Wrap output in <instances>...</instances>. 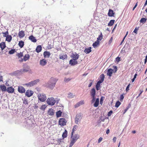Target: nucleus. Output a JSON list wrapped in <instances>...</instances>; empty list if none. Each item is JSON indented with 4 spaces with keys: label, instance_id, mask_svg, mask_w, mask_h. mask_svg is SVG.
Segmentation results:
<instances>
[{
    "label": "nucleus",
    "instance_id": "f257e3e1",
    "mask_svg": "<svg viewBox=\"0 0 147 147\" xmlns=\"http://www.w3.org/2000/svg\"><path fill=\"white\" fill-rule=\"evenodd\" d=\"M58 79L51 78L49 81L45 84V86L51 89H53L55 86Z\"/></svg>",
    "mask_w": 147,
    "mask_h": 147
},
{
    "label": "nucleus",
    "instance_id": "f03ea898",
    "mask_svg": "<svg viewBox=\"0 0 147 147\" xmlns=\"http://www.w3.org/2000/svg\"><path fill=\"white\" fill-rule=\"evenodd\" d=\"M113 68L114 69H113L109 68L107 70V76H109L110 77H111L112 76L113 72H114L115 73H116L117 71V67L116 66H113Z\"/></svg>",
    "mask_w": 147,
    "mask_h": 147
},
{
    "label": "nucleus",
    "instance_id": "7ed1b4c3",
    "mask_svg": "<svg viewBox=\"0 0 147 147\" xmlns=\"http://www.w3.org/2000/svg\"><path fill=\"white\" fill-rule=\"evenodd\" d=\"M39 81L40 80L39 79H36L34 81L26 83L25 84V85L28 87H31L36 84L37 83L39 82Z\"/></svg>",
    "mask_w": 147,
    "mask_h": 147
},
{
    "label": "nucleus",
    "instance_id": "20e7f679",
    "mask_svg": "<svg viewBox=\"0 0 147 147\" xmlns=\"http://www.w3.org/2000/svg\"><path fill=\"white\" fill-rule=\"evenodd\" d=\"M38 96V100L41 102H44L47 99L45 95L44 94H39Z\"/></svg>",
    "mask_w": 147,
    "mask_h": 147
},
{
    "label": "nucleus",
    "instance_id": "39448f33",
    "mask_svg": "<svg viewBox=\"0 0 147 147\" xmlns=\"http://www.w3.org/2000/svg\"><path fill=\"white\" fill-rule=\"evenodd\" d=\"M90 95L91 96L92 102H93L95 99L96 90L95 88H92L90 91Z\"/></svg>",
    "mask_w": 147,
    "mask_h": 147
},
{
    "label": "nucleus",
    "instance_id": "423d86ee",
    "mask_svg": "<svg viewBox=\"0 0 147 147\" xmlns=\"http://www.w3.org/2000/svg\"><path fill=\"white\" fill-rule=\"evenodd\" d=\"M47 103L49 105H53L55 103V99L53 97L48 98L47 100Z\"/></svg>",
    "mask_w": 147,
    "mask_h": 147
},
{
    "label": "nucleus",
    "instance_id": "0eeeda50",
    "mask_svg": "<svg viewBox=\"0 0 147 147\" xmlns=\"http://www.w3.org/2000/svg\"><path fill=\"white\" fill-rule=\"evenodd\" d=\"M67 121L64 118H61L59 121V125L62 126L65 125L66 124Z\"/></svg>",
    "mask_w": 147,
    "mask_h": 147
},
{
    "label": "nucleus",
    "instance_id": "6e6552de",
    "mask_svg": "<svg viewBox=\"0 0 147 147\" xmlns=\"http://www.w3.org/2000/svg\"><path fill=\"white\" fill-rule=\"evenodd\" d=\"M99 98H95V99L94 101L92 103V100H91V104H92L93 103V106L94 107H97L99 105Z\"/></svg>",
    "mask_w": 147,
    "mask_h": 147
},
{
    "label": "nucleus",
    "instance_id": "1a4fd4ad",
    "mask_svg": "<svg viewBox=\"0 0 147 147\" xmlns=\"http://www.w3.org/2000/svg\"><path fill=\"white\" fill-rule=\"evenodd\" d=\"M82 119V115L81 114H78L76 115L75 118V122L76 124H78V122L80 121Z\"/></svg>",
    "mask_w": 147,
    "mask_h": 147
},
{
    "label": "nucleus",
    "instance_id": "9d476101",
    "mask_svg": "<svg viewBox=\"0 0 147 147\" xmlns=\"http://www.w3.org/2000/svg\"><path fill=\"white\" fill-rule=\"evenodd\" d=\"M18 90L19 92L21 93H25L26 91L24 88L21 86H18Z\"/></svg>",
    "mask_w": 147,
    "mask_h": 147
},
{
    "label": "nucleus",
    "instance_id": "9b49d317",
    "mask_svg": "<svg viewBox=\"0 0 147 147\" xmlns=\"http://www.w3.org/2000/svg\"><path fill=\"white\" fill-rule=\"evenodd\" d=\"M69 63L71 66H74L77 64L78 62L76 60L72 59L69 61Z\"/></svg>",
    "mask_w": 147,
    "mask_h": 147
},
{
    "label": "nucleus",
    "instance_id": "f8f14e48",
    "mask_svg": "<svg viewBox=\"0 0 147 147\" xmlns=\"http://www.w3.org/2000/svg\"><path fill=\"white\" fill-rule=\"evenodd\" d=\"M33 92L31 90H27L26 93V96L28 97H30L33 94Z\"/></svg>",
    "mask_w": 147,
    "mask_h": 147
},
{
    "label": "nucleus",
    "instance_id": "ddd939ff",
    "mask_svg": "<svg viewBox=\"0 0 147 147\" xmlns=\"http://www.w3.org/2000/svg\"><path fill=\"white\" fill-rule=\"evenodd\" d=\"M59 57L60 59L64 60L65 59H67V56L66 54L61 53L59 55Z\"/></svg>",
    "mask_w": 147,
    "mask_h": 147
},
{
    "label": "nucleus",
    "instance_id": "4468645a",
    "mask_svg": "<svg viewBox=\"0 0 147 147\" xmlns=\"http://www.w3.org/2000/svg\"><path fill=\"white\" fill-rule=\"evenodd\" d=\"M14 89L12 87H9L7 88V91L9 93H12L14 92Z\"/></svg>",
    "mask_w": 147,
    "mask_h": 147
},
{
    "label": "nucleus",
    "instance_id": "2eb2a0df",
    "mask_svg": "<svg viewBox=\"0 0 147 147\" xmlns=\"http://www.w3.org/2000/svg\"><path fill=\"white\" fill-rule=\"evenodd\" d=\"M47 63V62L46 59H42L40 61V65L42 66L45 65Z\"/></svg>",
    "mask_w": 147,
    "mask_h": 147
},
{
    "label": "nucleus",
    "instance_id": "dca6fc26",
    "mask_svg": "<svg viewBox=\"0 0 147 147\" xmlns=\"http://www.w3.org/2000/svg\"><path fill=\"white\" fill-rule=\"evenodd\" d=\"M73 59H74L76 60H77L79 58V55L78 54H77L76 53H73L72 55Z\"/></svg>",
    "mask_w": 147,
    "mask_h": 147
},
{
    "label": "nucleus",
    "instance_id": "f3484780",
    "mask_svg": "<svg viewBox=\"0 0 147 147\" xmlns=\"http://www.w3.org/2000/svg\"><path fill=\"white\" fill-rule=\"evenodd\" d=\"M1 90L2 92L7 91V88L6 86L4 84L1 85L0 86Z\"/></svg>",
    "mask_w": 147,
    "mask_h": 147
},
{
    "label": "nucleus",
    "instance_id": "a211bd4d",
    "mask_svg": "<svg viewBox=\"0 0 147 147\" xmlns=\"http://www.w3.org/2000/svg\"><path fill=\"white\" fill-rule=\"evenodd\" d=\"M29 39L32 42H35L37 41V40L32 35L29 37Z\"/></svg>",
    "mask_w": 147,
    "mask_h": 147
},
{
    "label": "nucleus",
    "instance_id": "6ab92c4d",
    "mask_svg": "<svg viewBox=\"0 0 147 147\" xmlns=\"http://www.w3.org/2000/svg\"><path fill=\"white\" fill-rule=\"evenodd\" d=\"M84 102L83 100H81L78 102L75 105V108H77L79 106L84 104Z\"/></svg>",
    "mask_w": 147,
    "mask_h": 147
},
{
    "label": "nucleus",
    "instance_id": "aec40b11",
    "mask_svg": "<svg viewBox=\"0 0 147 147\" xmlns=\"http://www.w3.org/2000/svg\"><path fill=\"white\" fill-rule=\"evenodd\" d=\"M114 13L113 11L111 9H109L108 13V15L110 17H112L114 16Z\"/></svg>",
    "mask_w": 147,
    "mask_h": 147
},
{
    "label": "nucleus",
    "instance_id": "412c9836",
    "mask_svg": "<svg viewBox=\"0 0 147 147\" xmlns=\"http://www.w3.org/2000/svg\"><path fill=\"white\" fill-rule=\"evenodd\" d=\"M18 35L20 38H22L25 36L24 32L23 31H20L18 33Z\"/></svg>",
    "mask_w": 147,
    "mask_h": 147
},
{
    "label": "nucleus",
    "instance_id": "4be33fe9",
    "mask_svg": "<svg viewBox=\"0 0 147 147\" xmlns=\"http://www.w3.org/2000/svg\"><path fill=\"white\" fill-rule=\"evenodd\" d=\"M51 55L50 52L47 51H45L44 52L43 55L45 57L49 58Z\"/></svg>",
    "mask_w": 147,
    "mask_h": 147
},
{
    "label": "nucleus",
    "instance_id": "5701e85b",
    "mask_svg": "<svg viewBox=\"0 0 147 147\" xmlns=\"http://www.w3.org/2000/svg\"><path fill=\"white\" fill-rule=\"evenodd\" d=\"M6 47L5 43L3 42L0 44V47L1 48L2 50H3Z\"/></svg>",
    "mask_w": 147,
    "mask_h": 147
},
{
    "label": "nucleus",
    "instance_id": "b1692460",
    "mask_svg": "<svg viewBox=\"0 0 147 147\" xmlns=\"http://www.w3.org/2000/svg\"><path fill=\"white\" fill-rule=\"evenodd\" d=\"M42 50V47L41 45H38L37 46L36 49V51L39 53Z\"/></svg>",
    "mask_w": 147,
    "mask_h": 147
},
{
    "label": "nucleus",
    "instance_id": "393cba45",
    "mask_svg": "<svg viewBox=\"0 0 147 147\" xmlns=\"http://www.w3.org/2000/svg\"><path fill=\"white\" fill-rule=\"evenodd\" d=\"M71 137H72V138L74 139L76 141L79 138L80 136L78 134H76L74 136H71Z\"/></svg>",
    "mask_w": 147,
    "mask_h": 147
},
{
    "label": "nucleus",
    "instance_id": "a878e982",
    "mask_svg": "<svg viewBox=\"0 0 147 147\" xmlns=\"http://www.w3.org/2000/svg\"><path fill=\"white\" fill-rule=\"evenodd\" d=\"M48 113L49 115H53L54 114L53 110L52 109H50L48 111Z\"/></svg>",
    "mask_w": 147,
    "mask_h": 147
},
{
    "label": "nucleus",
    "instance_id": "bb28decb",
    "mask_svg": "<svg viewBox=\"0 0 147 147\" xmlns=\"http://www.w3.org/2000/svg\"><path fill=\"white\" fill-rule=\"evenodd\" d=\"M91 47H89V48H86L84 50V52L87 53H89L91 51Z\"/></svg>",
    "mask_w": 147,
    "mask_h": 147
},
{
    "label": "nucleus",
    "instance_id": "cd10ccee",
    "mask_svg": "<svg viewBox=\"0 0 147 147\" xmlns=\"http://www.w3.org/2000/svg\"><path fill=\"white\" fill-rule=\"evenodd\" d=\"M12 38V36L10 35H7L6 37V40L10 42Z\"/></svg>",
    "mask_w": 147,
    "mask_h": 147
},
{
    "label": "nucleus",
    "instance_id": "c85d7f7f",
    "mask_svg": "<svg viewBox=\"0 0 147 147\" xmlns=\"http://www.w3.org/2000/svg\"><path fill=\"white\" fill-rule=\"evenodd\" d=\"M24 45V42L23 41L21 40L19 42L18 45L21 48H22L23 47Z\"/></svg>",
    "mask_w": 147,
    "mask_h": 147
},
{
    "label": "nucleus",
    "instance_id": "c756f323",
    "mask_svg": "<svg viewBox=\"0 0 147 147\" xmlns=\"http://www.w3.org/2000/svg\"><path fill=\"white\" fill-rule=\"evenodd\" d=\"M62 112L61 111L59 110L56 113V116L57 117H59L61 116Z\"/></svg>",
    "mask_w": 147,
    "mask_h": 147
},
{
    "label": "nucleus",
    "instance_id": "7c9ffc66",
    "mask_svg": "<svg viewBox=\"0 0 147 147\" xmlns=\"http://www.w3.org/2000/svg\"><path fill=\"white\" fill-rule=\"evenodd\" d=\"M115 20H111L108 24V26H113L115 22Z\"/></svg>",
    "mask_w": 147,
    "mask_h": 147
},
{
    "label": "nucleus",
    "instance_id": "2f4dec72",
    "mask_svg": "<svg viewBox=\"0 0 147 147\" xmlns=\"http://www.w3.org/2000/svg\"><path fill=\"white\" fill-rule=\"evenodd\" d=\"M67 131L65 129L64 131V132L62 134V137H63V138L67 137Z\"/></svg>",
    "mask_w": 147,
    "mask_h": 147
},
{
    "label": "nucleus",
    "instance_id": "473e14b6",
    "mask_svg": "<svg viewBox=\"0 0 147 147\" xmlns=\"http://www.w3.org/2000/svg\"><path fill=\"white\" fill-rule=\"evenodd\" d=\"M99 41H98L96 40L93 44L92 46L94 48H95L99 44Z\"/></svg>",
    "mask_w": 147,
    "mask_h": 147
},
{
    "label": "nucleus",
    "instance_id": "72a5a7b5",
    "mask_svg": "<svg viewBox=\"0 0 147 147\" xmlns=\"http://www.w3.org/2000/svg\"><path fill=\"white\" fill-rule=\"evenodd\" d=\"M78 127V126L77 125H75L74 126L72 129V131L71 133L72 136L73 135V134L74 131L77 130V129Z\"/></svg>",
    "mask_w": 147,
    "mask_h": 147
},
{
    "label": "nucleus",
    "instance_id": "f704fd0d",
    "mask_svg": "<svg viewBox=\"0 0 147 147\" xmlns=\"http://www.w3.org/2000/svg\"><path fill=\"white\" fill-rule=\"evenodd\" d=\"M29 55L28 54H26L24 56L23 59L24 61H26L29 58Z\"/></svg>",
    "mask_w": 147,
    "mask_h": 147
},
{
    "label": "nucleus",
    "instance_id": "c9c22d12",
    "mask_svg": "<svg viewBox=\"0 0 147 147\" xmlns=\"http://www.w3.org/2000/svg\"><path fill=\"white\" fill-rule=\"evenodd\" d=\"M146 20L147 19L146 18H143L141 19L140 22V23H142L143 24H144L145 23Z\"/></svg>",
    "mask_w": 147,
    "mask_h": 147
},
{
    "label": "nucleus",
    "instance_id": "e433bc0d",
    "mask_svg": "<svg viewBox=\"0 0 147 147\" xmlns=\"http://www.w3.org/2000/svg\"><path fill=\"white\" fill-rule=\"evenodd\" d=\"M102 38V35L101 33L100 35L98 36V37L97 38V41H99L101 40Z\"/></svg>",
    "mask_w": 147,
    "mask_h": 147
},
{
    "label": "nucleus",
    "instance_id": "4c0bfd02",
    "mask_svg": "<svg viewBox=\"0 0 147 147\" xmlns=\"http://www.w3.org/2000/svg\"><path fill=\"white\" fill-rule=\"evenodd\" d=\"M16 50L15 49H11L10 51H9V53L10 54H12L16 52Z\"/></svg>",
    "mask_w": 147,
    "mask_h": 147
},
{
    "label": "nucleus",
    "instance_id": "58836bf2",
    "mask_svg": "<svg viewBox=\"0 0 147 147\" xmlns=\"http://www.w3.org/2000/svg\"><path fill=\"white\" fill-rule=\"evenodd\" d=\"M75 96V94L70 93L68 94V97L69 98H72Z\"/></svg>",
    "mask_w": 147,
    "mask_h": 147
},
{
    "label": "nucleus",
    "instance_id": "ea45409f",
    "mask_svg": "<svg viewBox=\"0 0 147 147\" xmlns=\"http://www.w3.org/2000/svg\"><path fill=\"white\" fill-rule=\"evenodd\" d=\"M71 142L70 144H71L74 145V144L75 143V142H76V140H75L73 138H72V137H71Z\"/></svg>",
    "mask_w": 147,
    "mask_h": 147
},
{
    "label": "nucleus",
    "instance_id": "a19ab883",
    "mask_svg": "<svg viewBox=\"0 0 147 147\" xmlns=\"http://www.w3.org/2000/svg\"><path fill=\"white\" fill-rule=\"evenodd\" d=\"M121 104V102L119 100L117 101L115 105V107L118 108Z\"/></svg>",
    "mask_w": 147,
    "mask_h": 147
},
{
    "label": "nucleus",
    "instance_id": "79ce46f5",
    "mask_svg": "<svg viewBox=\"0 0 147 147\" xmlns=\"http://www.w3.org/2000/svg\"><path fill=\"white\" fill-rule=\"evenodd\" d=\"M100 80L104 81L105 78V75L104 74H102L100 76Z\"/></svg>",
    "mask_w": 147,
    "mask_h": 147
},
{
    "label": "nucleus",
    "instance_id": "37998d69",
    "mask_svg": "<svg viewBox=\"0 0 147 147\" xmlns=\"http://www.w3.org/2000/svg\"><path fill=\"white\" fill-rule=\"evenodd\" d=\"M20 72H21V71H20L19 70H18V71H15L13 73V74L14 75L16 76L17 75V74H20Z\"/></svg>",
    "mask_w": 147,
    "mask_h": 147
},
{
    "label": "nucleus",
    "instance_id": "c03bdc74",
    "mask_svg": "<svg viewBox=\"0 0 147 147\" xmlns=\"http://www.w3.org/2000/svg\"><path fill=\"white\" fill-rule=\"evenodd\" d=\"M17 55L19 58L23 56V53H22L20 52V53H18Z\"/></svg>",
    "mask_w": 147,
    "mask_h": 147
},
{
    "label": "nucleus",
    "instance_id": "a18cd8bd",
    "mask_svg": "<svg viewBox=\"0 0 147 147\" xmlns=\"http://www.w3.org/2000/svg\"><path fill=\"white\" fill-rule=\"evenodd\" d=\"M100 86V84L96 83V89L97 90H99Z\"/></svg>",
    "mask_w": 147,
    "mask_h": 147
},
{
    "label": "nucleus",
    "instance_id": "49530a36",
    "mask_svg": "<svg viewBox=\"0 0 147 147\" xmlns=\"http://www.w3.org/2000/svg\"><path fill=\"white\" fill-rule=\"evenodd\" d=\"M3 34H4L3 36L6 37V36L7 35H8V31H7L6 32H3L2 33Z\"/></svg>",
    "mask_w": 147,
    "mask_h": 147
},
{
    "label": "nucleus",
    "instance_id": "de8ad7c7",
    "mask_svg": "<svg viewBox=\"0 0 147 147\" xmlns=\"http://www.w3.org/2000/svg\"><path fill=\"white\" fill-rule=\"evenodd\" d=\"M104 97L103 96L101 97L100 100V104L102 105V104L103 102V98Z\"/></svg>",
    "mask_w": 147,
    "mask_h": 147
},
{
    "label": "nucleus",
    "instance_id": "09e8293b",
    "mask_svg": "<svg viewBox=\"0 0 147 147\" xmlns=\"http://www.w3.org/2000/svg\"><path fill=\"white\" fill-rule=\"evenodd\" d=\"M113 113V111H112L111 110L109 112H108V116L109 117V116H110Z\"/></svg>",
    "mask_w": 147,
    "mask_h": 147
},
{
    "label": "nucleus",
    "instance_id": "8fccbe9b",
    "mask_svg": "<svg viewBox=\"0 0 147 147\" xmlns=\"http://www.w3.org/2000/svg\"><path fill=\"white\" fill-rule=\"evenodd\" d=\"M116 60L117 62H118L120 61V58L119 57H117V58H116Z\"/></svg>",
    "mask_w": 147,
    "mask_h": 147
},
{
    "label": "nucleus",
    "instance_id": "3c124183",
    "mask_svg": "<svg viewBox=\"0 0 147 147\" xmlns=\"http://www.w3.org/2000/svg\"><path fill=\"white\" fill-rule=\"evenodd\" d=\"M46 108L45 105H43L41 107L40 109L44 110Z\"/></svg>",
    "mask_w": 147,
    "mask_h": 147
},
{
    "label": "nucleus",
    "instance_id": "603ef678",
    "mask_svg": "<svg viewBox=\"0 0 147 147\" xmlns=\"http://www.w3.org/2000/svg\"><path fill=\"white\" fill-rule=\"evenodd\" d=\"M130 85V84H129L127 86L126 90L127 91L129 90V88Z\"/></svg>",
    "mask_w": 147,
    "mask_h": 147
},
{
    "label": "nucleus",
    "instance_id": "864d4df0",
    "mask_svg": "<svg viewBox=\"0 0 147 147\" xmlns=\"http://www.w3.org/2000/svg\"><path fill=\"white\" fill-rule=\"evenodd\" d=\"M103 81L101 80H100L97 82V83L100 84L102 83L103 82Z\"/></svg>",
    "mask_w": 147,
    "mask_h": 147
},
{
    "label": "nucleus",
    "instance_id": "5fc2aeb1",
    "mask_svg": "<svg viewBox=\"0 0 147 147\" xmlns=\"http://www.w3.org/2000/svg\"><path fill=\"white\" fill-rule=\"evenodd\" d=\"M138 28H137L136 27L135 28V29L134 30L133 32H134L136 34H137V31L138 30Z\"/></svg>",
    "mask_w": 147,
    "mask_h": 147
},
{
    "label": "nucleus",
    "instance_id": "6e6d98bb",
    "mask_svg": "<svg viewBox=\"0 0 147 147\" xmlns=\"http://www.w3.org/2000/svg\"><path fill=\"white\" fill-rule=\"evenodd\" d=\"M140 92L138 96L137 97V98H138L140 95L142 94V93L143 92V91L142 90H140Z\"/></svg>",
    "mask_w": 147,
    "mask_h": 147
},
{
    "label": "nucleus",
    "instance_id": "4d7b16f0",
    "mask_svg": "<svg viewBox=\"0 0 147 147\" xmlns=\"http://www.w3.org/2000/svg\"><path fill=\"white\" fill-rule=\"evenodd\" d=\"M124 98V97L123 96L122 94L121 95L120 97V100H123V99Z\"/></svg>",
    "mask_w": 147,
    "mask_h": 147
},
{
    "label": "nucleus",
    "instance_id": "13d9d810",
    "mask_svg": "<svg viewBox=\"0 0 147 147\" xmlns=\"http://www.w3.org/2000/svg\"><path fill=\"white\" fill-rule=\"evenodd\" d=\"M29 69H23V71L24 72H26L28 71Z\"/></svg>",
    "mask_w": 147,
    "mask_h": 147
},
{
    "label": "nucleus",
    "instance_id": "bf43d9fd",
    "mask_svg": "<svg viewBox=\"0 0 147 147\" xmlns=\"http://www.w3.org/2000/svg\"><path fill=\"white\" fill-rule=\"evenodd\" d=\"M57 143L58 144H60V143L61 142V139H58L57 140Z\"/></svg>",
    "mask_w": 147,
    "mask_h": 147
},
{
    "label": "nucleus",
    "instance_id": "052dcab7",
    "mask_svg": "<svg viewBox=\"0 0 147 147\" xmlns=\"http://www.w3.org/2000/svg\"><path fill=\"white\" fill-rule=\"evenodd\" d=\"M102 138H101V137L98 140V143H99L100 142H101V141L102 140Z\"/></svg>",
    "mask_w": 147,
    "mask_h": 147
},
{
    "label": "nucleus",
    "instance_id": "680f3d73",
    "mask_svg": "<svg viewBox=\"0 0 147 147\" xmlns=\"http://www.w3.org/2000/svg\"><path fill=\"white\" fill-rule=\"evenodd\" d=\"M59 99L56 98L55 99V103H58L59 101Z\"/></svg>",
    "mask_w": 147,
    "mask_h": 147
},
{
    "label": "nucleus",
    "instance_id": "e2e57ef3",
    "mask_svg": "<svg viewBox=\"0 0 147 147\" xmlns=\"http://www.w3.org/2000/svg\"><path fill=\"white\" fill-rule=\"evenodd\" d=\"M105 118H103V119H102V118H100V123L101 121H104L105 120Z\"/></svg>",
    "mask_w": 147,
    "mask_h": 147
},
{
    "label": "nucleus",
    "instance_id": "0e129e2a",
    "mask_svg": "<svg viewBox=\"0 0 147 147\" xmlns=\"http://www.w3.org/2000/svg\"><path fill=\"white\" fill-rule=\"evenodd\" d=\"M147 62V55H146L145 57V61H144V64H146V63Z\"/></svg>",
    "mask_w": 147,
    "mask_h": 147
},
{
    "label": "nucleus",
    "instance_id": "69168bd1",
    "mask_svg": "<svg viewBox=\"0 0 147 147\" xmlns=\"http://www.w3.org/2000/svg\"><path fill=\"white\" fill-rule=\"evenodd\" d=\"M117 138H116L115 137H114L113 139V141L115 142H116V140Z\"/></svg>",
    "mask_w": 147,
    "mask_h": 147
},
{
    "label": "nucleus",
    "instance_id": "338daca9",
    "mask_svg": "<svg viewBox=\"0 0 147 147\" xmlns=\"http://www.w3.org/2000/svg\"><path fill=\"white\" fill-rule=\"evenodd\" d=\"M70 80L69 78L65 79L64 81L65 82H67Z\"/></svg>",
    "mask_w": 147,
    "mask_h": 147
},
{
    "label": "nucleus",
    "instance_id": "774afa93",
    "mask_svg": "<svg viewBox=\"0 0 147 147\" xmlns=\"http://www.w3.org/2000/svg\"><path fill=\"white\" fill-rule=\"evenodd\" d=\"M138 5V4H137V3H136V4H135V5L134 6V7L133 8V10H134V9H135V8H136V7Z\"/></svg>",
    "mask_w": 147,
    "mask_h": 147
}]
</instances>
